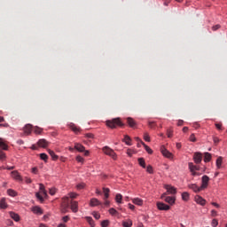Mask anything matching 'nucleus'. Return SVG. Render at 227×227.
Here are the masks:
<instances>
[{
	"mask_svg": "<svg viewBox=\"0 0 227 227\" xmlns=\"http://www.w3.org/2000/svg\"><path fill=\"white\" fill-rule=\"evenodd\" d=\"M32 131H33V125L27 124L24 127V132H25V134H27V136H29V134H31Z\"/></svg>",
	"mask_w": 227,
	"mask_h": 227,
	"instance_id": "6ab92c4d",
	"label": "nucleus"
},
{
	"mask_svg": "<svg viewBox=\"0 0 227 227\" xmlns=\"http://www.w3.org/2000/svg\"><path fill=\"white\" fill-rule=\"evenodd\" d=\"M133 154H134V151H132L131 149L127 150V155H129V157H132Z\"/></svg>",
	"mask_w": 227,
	"mask_h": 227,
	"instance_id": "6e6d98bb",
	"label": "nucleus"
},
{
	"mask_svg": "<svg viewBox=\"0 0 227 227\" xmlns=\"http://www.w3.org/2000/svg\"><path fill=\"white\" fill-rule=\"evenodd\" d=\"M76 160L77 162H81L82 164L84 163V158H82V156L81 155L76 156Z\"/></svg>",
	"mask_w": 227,
	"mask_h": 227,
	"instance_id": "a18cd8bd",
	"label": "nucleus"
},
{
	"mask_svg": "<svg viewBox=\"0 0 227 227\" xmlns=\"http://www.w3.org/2000/svg\"><path fill=\"white\" fill-rule=\"evenodd\" d=\"M208 182H210V177L208 176H203L201 180V189H207L208 187Z\"/></svg>",
	"mask_w": 227,
	"mask_h": 227,
	"instance_id": "20e7f679",
	"label": "nucleus"
},
{
	"mask_svg": "<svg viewBox=\"0 0 227 227\" xmlns=\"http://www.w3.org/2000/svg\"><path fill=\"white\" fill-rule=\"evenodd\" d=\"M100 205H102V202H100L98 199L93 198L90 200V207H98Z\"/></svg>",
	"mask_w": 227,
	"mask_h": 227,
	"instance_id": "4468645a",
	"label": "nucleus"
},
{
	"mask_svg": "<svg viewBox=\"0 0 227 227\" xmlns=\"http://www.w3.org/2000/svg\"><path fill=\"white\" fill-rule=\"evenodd\" d=\"M10 215H11L12 219L16 221V223H19V221H20V216L17 213L10 212Z\"/></svg>",
	"mask_w": 227,
	"mask_h": 227,
	"instance_id": "4be33fe9",
	"label": "nucleus"
},
{
	"mask_svg": "<svg viewBox=\"0 0 227 227\" xmlns=\"http://www.w3.org/2000/svg\"><path fill=\"white\" fill-rule=\"evenodd\" d=\"M211 160H212V155L210 154V153H205L204 161L210 162Z\"/></svg>",
	"mask_w": 227,
	"mask_h": 227,
	"instance_id": "7c9ffc66",
	"label": "nucleus"
},
{
	"mask_svg": "<svg viewBox=\"0 0 227 227\" xmlns=\"http://www.w3.org/2000/svg\"><path fill=\"white\" fill-rule=\"evenodd\" d=\"M217 224H219V222H217V219H213L212 220V226L213 227H217Z\"/></svg>",
	"mask_w": 227,
	"mask_h": 227,
	"instance_id": "864d4df0",
	"label": "nucleus"
},
{
	"mask_svg": "<svg viewBox=\"0 0 227 227\" xmlns=\"http://www.w3.org/2000/svg\"><path fill=\"white\" fill-rule=\"evenodd\" d=\"M50 194L51 196H54V194H56V188L50 189Z\"/></svg>",
	"mask_w": 227,
	"mask_h": 227,
	"instance_id": "13d9d810",
	"label": "nucleus"
},
{
	"mask_svg": "<svg viewBox=\"0 0 227 227\" xmlns=\"http://www.w3.org/2000/svg\"><path fill=\"white\" fill-rule=\"evenodd\" d=\"M0 208H8V204H6V199L4 198L0 200Z\"/></svg>",
	"mask_w": 227,
	"mask_h": 227,
	"instance_id": "a878e982",
	"label": "nucleus"
},
{
	"mask_svg": "<svg viewBox=\"0 0 227 227\" xmlns=\"http://www.w3.org/2000/svg\"><path fill=\"white\" fill-rule=\"evenodd\" d=\"M109 214H111V215H116V214H118V211L116 209H114V207H111L109 209Z\"/></svg>",
	"mask_w": 227,
	"mask_h": 227,
	"instance_id": "37998d69",
	"label": "nucleus"
},
{
	"mask_svg": "<svg viewBox=\"0 0 227 227\" xmlns=\"http://www.w3.org/2000/svg\"><path fill=\"white\" fill-rule=\"evenodd\" d=\"M62 214H67L68 212V207H61Z\"/></svg>",
	"mask_w": 227,
	"mask_h": 227,
	"instance_id": "69168bd1",
	"label": "nucleus"
},
{
	"mask_svg": "<svg viewBox=\"0 0 227 227\" xmlns=\"http://www.w3.org/2000/svg\"><path fill=\"white\" fill-rule=\"evenodd\" d=\"M127 123L128 125H129V127H131L132 129H134V127H136L137 123L136 121H134V119L129 117L127 118Z\"/></svg>",
	"mask_w": 227,
	"mask_h": 227,
	"instance_id": "5701e85b",
	"label": "nucleus"
},
{
	"mask_svg": "<svg viewBox=\"0 0 227 227\" xmlns=\"http://www.w3.org/2000/svg\"><path fill=\"white\" fill-rule=\"evenodd\" d=\"M0 148L1 150H8V142L2 137H0Z\"/></svg>",
	"mask_w": 227,
	"mask_h": 227,
	"instance_id": "ddd939ff",
	"label": "nucleus"
},
{
	"mask_svg": "<svg viewBox=\"0 0 227 227\" xmlns=\"http://www.w3.org/2000/svg\"><path fill=\"white\" fill-rule=\"evenodd\" d=\"M6 160V153L0 150V160Z\"/></svg>",
	"mask_w": 227,
	"mask_h": 227,
	"instance_id": "ea45409f",
	"label": "nucleus"
},
{
	"mask_svg": "<svg viewBox=\"0 0 227 227\" xmlns=\"http://www.w3.org/2000/svg\"><path fill=\"white\" fill-rule=\"evenodd\" d=\"M160 152L164 157H167V159H173V153H171L166 147L161 146Z\"/></svg>",
	"mask_w": 227,
	"mask_h": 227,
	"instance_id": "423d86ee",
	"label": "nucleus"
},
{
	"mask_svg": "<svg viewBox=\"0 0 227 227\" xmlns=\"http://www.w3.org/2000/svg\"><path fill=\"white\" fill-rule=\"evenodd\" d=\"M223 165V157H218L216 160V167L218 169H221V166Z\"/></svg>",
	"mask_w": 227,
	"mask_h": 227,
	"instance_id": "c9c22d12",
	"label": "nucleus"
},
{
	"mask_svg": "<svg viewBox=\"0 0 227 227\" xmlns=\"http://www.w3.org/2000/svg\"><path fill=\"white\" fill-rule=\"evenodd\" d=\"M48 153H50L52 160H58L59 157H58V155H56V153H54V151L49 149Z\"/></svg>",
	"mask_w": 227,
	"mask_h": 227,
	"instance_id": "bb28decb",
	"label": "nucleus"
},
{
	"mask_svg": "<svg viewBox=\"0 0 227 227\" xmlns=\"http://www.w3.org/2000/svg\"><path fill=\"white\" fill-rule=\"evenodd\" d=\"M37 145L41 148H47V146H49V142L46 141L45 139L42 138V139L38 140Z\"/></svg>",
	"mask_w": 227,
	"mask_h": 227,
	"instance_id": "f8f14e48",
	"label": "nucleus"
},
{
	"mask_svg": "<svg viewBox=\"0 0 227 227\" xmlns=\"http://www.w3.org/2000/svg\"><path fill=\"white\" fill-rule=\"evenodd\" d=\"M221 28V25H215L212 27L213 31H217V29Z\"/></svg>",
	"mask_w": 227,
	"mask_h": 227,
	"instance_id": "bf43d9fd",
	"label": "nucleus"
},
{
	"mask_svg": "<svg viewBox=\"0 0 227 227\" xmlns=\"http://www.w3.org/2000/svg\"><path fill=\"white\" fill-rule=\"evenodd\" d=\"M189 198H190L189 192H184L182 193V200L184 201H189Z\"/></svg>",
	"mask_w": 227,
	"mask_h": 227,
	"instance_id": "473e14b6",
	"label": "nucleus"
},
{
	"mask_svg": "<svg viewBox=\"0 0 227 227\" xmlns=\"http://www.w3.org/2000/svg\"><path fill=\"white\" fill-rule=\"evenodd\" d=\"M85 219L87 223H89L90 226L95 227V221H93V218L91 216H86Z\"/></svg>",
	"mask_w": 227,
	"mask_h": 227,
	"instance_id": "cd10ccee",
	"label": "nucleus"
},
{
	"mask_svg": "<svg viewBox=\"0 0 227 227\" xmlns=\"http://www.w3.org/2000/svg\"><path fill=\"white\" fill-rule=\"evenodd\" d=\"M193 160L195 164L201 163V160H203V154H201V153H195L193 154Z\"/></svg>",
	"mask_w": 227,
	"mask_h": 227,
	"instance_id": "39448f33",
	"label": "nucleus"
},
{
	"mask_svg": "<svg viewBox=\"0 0 227 227\" xmlns=\"http://www.w3.org/2000/svg\"><path fill=\"white\" fill-rule=\"evenodd\" d=\"M211 205H213V207H215V208H221V205H219L217 202H212Z\"/></svg>",
	"mask_w": 227,
	"mask_h": 227,
	"instance_id": "e2e57ef3",
	"label": "nucleus"
},
{
	"mask_svg": "<svg viewBox=\"0 0 227 227\" xmlns=\"http://www.w3.org/2000/svg\"><path fill=\"white\" fill-rule=\"evenodd\" d=\"M158 210H169L171 208L168 204H164V202H157Z\"/></svg>",
	"mask_w": 227,
	"mask_h": 227,
	"instance_id": "6e6552de",
	"label": "nucleus"
},
{
	"mask_svg": "<svg viewBox=\"0 0 227 227\" xmlns=\"http://www.w3.org/2000/svg\"><path fill=\"white\" fill-rule=\"evenodd\" d=\"M62 200H63V203H62L61 207L62 208H69L70 204L68 203V197H64Z\"/></svg>",
	"mask_w": 227,
	"mask_h": 227,
	"instance_id": "412c9836",
	"label": "nucleus"
},
{
	"mask_svg": "<svg viewBox=\"0 0 227 227\" xmlns=\"http://www.w3.org/2000/svg\"><path fill=\"white\" fill-rule=\"evenodd\" d=\"M32 212L34 214H36L37 215H42L43 214V210H42V207L35 206L32 207Z\"/></svg>",
	"mask_w": 227,
	"mask_h": 227,
	"instance_id": "dca6fc26",
	"label": "nucleus"
},
{
	"mask_svg": "<svg viewBox=\"0 0 227 227\" xmlns=\"http://www.w3.org/2000/svg\"><path fill=\"white\" fill-rule=\"evenodd\" d=\"M147 173H150V175H153V167L152 165H148L146 168Z\"/></svg>",
	"mask_w": 227,
	"mask_h": 227,
	"instance_id": "a19ab883",
	"label": "nucleus"
},
{
	"mask_svg": "<svg viewBox=\"0 0 227 227\" xmlns=\"http://www.w3.org/2000/svg\"><path fill=\"white\" fill-rule=\"evenodd\" d=\"M69 128L74 132L75 134H78V132H81V128L75 126L74 122L69 123Z\"/></svg>",
	"mask_w": 227,
	"mask_h": 227,
	"instance_id": "a211bd4d",
	"label": "nucleus"
},
{
	"mask_svg": "<svg viewBox=\"0 0 227 227\" xmlns=\"http://www.w3.org/2000/svg\"><path fill=\"white\" fill-rule=\"evenodd\" d=\"M39 185L40 192L43 194V196H47V191H45V186L43 184H40Z\"/></svg>",
	"mask_w": 227,
	"mask_h": 227,
	"instance_id": "72a5a7b5",
	"label": "nucleus"
},
{
	"mask_svg": "<svg viewBox=\"0 0 227 227\" xmlns=\"http://www.w3.org/2000/svg\"><path fill=\"white\" fill-rule=\"evenodd\" d=\"M103 192H104V200H107L109 198V192H111V191L109 190V188H103Z\"/></svg>",
	"mask_w": 227,
	"mask_h": 227,
	"instance_id": "c85d7f7f",
	"label": "nucleus"
},
{
	"mask_svg": "<svg viewBox=\"0 0 227 227\" xmlns=\"http://www.w3.org/2000/svg\"><path fill=\"white\" fill-rule=\"evenodd\" d=\"M132 203H134V205H137L138 207H142L143 200L139 198H135V199H132Z\"/></svg>",
	"mask_w": 227,
	"mask_h": 227,
	"instance_id": "b1692460",
	"label": "nucleus"
},
{
	"mask_svg": "<svg viewBox=\"0 0 227 227\" xmlns=\"http://www.w3.org/2000/svg\"><path fill=\"white\" fill-rule=\"evenodd\" d=\"M93 217H95L97 220L100 219V214L97 211L92 212Z\"/></svg>",
	"mask_w": 227,
	"mask_h": 227,
	"instance_id": "49530a36",
	"label": "nucleus"
},
{
	"mask_svg": "<svg viewBox=\"0 0 227 227\" xmlns=\"http://www.w3.org/2000/svg\"><path fill=\"white\" fill-rule=\"evenodd\" d=\"M43 131V129L42 128H39V127L34 128L35 134H41Z\"/></svg>",
	"mask_w": 227,
	"mask_h": 227,
	"instance_id": "58836bf2",
	"label": "nucleus"
},
{
	"mask_svg": "<svg viewBox=\"0 0 227 227\" xmlns=\"http://www.w3.org/2000/svg\"><path fill=\"white\" fill-rule=\"evenodd\" d=\"M189 189H192L194 192H200V191H203V188L199 187L196 184H192L188 185Z\"/></svg>",
	"mask_w": 227,
	"mask_h": 227,
	"instance_id": "9b49d317",
	"label": "nucleus"
},
{
	"mask_svg": "<svg viewBox=\"0 0 227 227\" xmlns=\"http://www.w3.org/2000/svg\"><path fill=\"white\" fill-rule=\"evenodd\" d=\"M190 141H192V143H196V136L194 134L190 136Z\"/></svg>",
	"mask_w": 227,
	"mask_h": 227,
	"instance_id": "603ef678",
	"label": "nucleus"
},
{
	"mask_svg": "<svg viewBox=\"0 0 227 227\" xmlns=\"http://www.w3.org/2000/svg\"><path fill=\"white\" fill-rule=\"evenodd\" d=\"M123 227H132V220H126L122 222Z\"/></svg>",
	"mask_w": 227,
	"mask_h": 227,
	"instance_id": "2f4dec72",
	"label": "nucleus"
},
{
	"mask_svg": "<svg viewBox=\"0 0 227 227\" xmlns=\"http://www.w3.org/2000/svg\"><path fill=\"white\" fill-rule=\"evenodd\" d=\"M106 125L107 127H110V129H116V127L123 126V123H121V120L120 118H115L106 121Z\"/></svg>",
	"mask_w": 227,
	"mask_h": 227,
	"instance_id": "f257e3e1",
	"label": "nucleus"
},
{
	"mask_svg": "<svg viewBox=\"0 0 227 227\" xmlns=\"http://www.w3.org/2000/svg\"><path fill=\"white\" fill-rule=\"evenodd\" d=\"M70 208L72 212L77 214V212H79V203L77 201H71Z\"/></svg>",
	"mask_w": 227,
	"mask_h": 227,
	"instance_id": "0eeeda50",
	"label": "nucleus"
},
{
	"mask_svg": "<svg viewBox=\"0 0 227 227\" xmlns=\"http://www.w3.org/2000/svg\"><path fill=\"white\" fill-rule=\"evenodd\" d=\"M7 194L11 196L12 198H15L17 196V192L13 189H8L7 190Z\"/></svg>",
	"mask_w": 227,
	"mask_h": 227,
	"instance_id": "c756f323",
	"label": "nucleus"
},
{
	"mask_svg": "<svg viewBox=\"0 0 227 227\" xmlns=\"http://www.w3.org/2000/svg\"><path fill=\"white\" fill-rule=\"evenodd\" d=\"M165 189L167 190L168 194H176V188H175L169 184L165 185Z\"/></svg>",
	"mask_w": 227,
	"mask_h": 227,
	"instance_id": "2eb2a0df",
	"label": "nucleus"
},
{
	"mask_svg": "<svg viewBox=\"0 0 227 227\" xmlns=\"http://www.w3.org/2000/svg\"><path fill=\"white\" fill-rule=\"evenodd\" d=\"M102 152H103L106 155H108L109 157H112V159H114V160H116V159H117L116 153H114V150L111 149V147H109V146H104V147L102 148Z\"/></svg>",
	"mask_w": 227,
	"mask_h": 227,
	"instance_id": "f03ea898",
	"label": "nucleus"
},
{
	"mask_svg": "<svg viewBox=\"0 0 227 227\" xmlns=\"http://www.w3.org/2000/svg\"><path fill=\"white\" fill-rule=\"evenodd\" d=\"M77 196H79V194H77L75 192L69 193V198H71L72 200H75V198H77Z\"/></svg>",
	"mask_w": 227,
	"mask_h": 227,
	"instance_id": "09e8293b",
	"label": "nucleus"
},
{
	"mask_svg": "<svg viewBox=\"0 0 227 227\" xmlns=\"http://www.w3.org/2000/svg\"><path fill=\"white\" fill-rule=\"evenodd\" d=\"M188 168H189L192 176H200V175H201L200 173L197 172V171H200V167L194 165V163L189 162Z\"/></svg>",
	"mask_w": 227,
	"mask_h": 227,
	"instance_id": "7ed1b4c3",
	"label": "nucleus"
},
{
	"mask_svg": "<svg viewBox=\"0 0 227 227\" xmlns=\"http://www.w3.org/2000/svg\"><path fill=\"white\" fill-rule=\"evenodd\" d=\"M84 187H86V184L84 183H81L76 185V189H78L79 191H81V189H84Z\"/></svg>",
	"mask_w": 227,
	"mask_h": 227,
	"instance_id": "79ce46f5",
	"label": "nucleus"
},
{
	"mask_svg": "<svg viewBox=\"0 0 227 227\" xmlns=\"http://www.w3.org/2000/svg\"><path fill=\"white\" fill-rule=\"evenodd\" d=\"M123 143H125L128 146H132V139L130 138V137H129L128 135L124 136L123 138Z\"/></svg>",
	"mask_w": 227,
	"mask_h": 227,
	"instance_id": "aec40b11",
	"label": "nucleus"
},
{
	"mask_svg": "<svg viewBox=\"0 0 227 227\" xmlns=\"http://www.w3.org/2000/svg\"><path fill=\"white\" fill-rule=\"evenodd\" d=\"M143 146L145 147V150L147 152V153H153V151L152 150V148H150V146L146 145V144H145V142H142Z\"/></svg>",
	"mask_w": 227,
	"mask_h": 227,
	"instance_id": "f704fd0d",
	"label": "nucleus"
},
{
	"mask_svg": "<svg viewBox=\"0 0 227 227\" xmlns=\"http://www.w3.org/2000/svg\"><path fill=\"white\" fill-rule=\"evenodd\" d=\"M128 207L130 210H134L136 208V206L132 205V204H128Z\"/></svg>",
	"mask_w": 227,
	"mask_h": 227,
	"instance_id": "338daca9",
	"label": "nucleus"
},
{
	"mask_svg": "<svg viewBox=\"0 0 227 227\" xmlns=\"http://www.w3.org/2000/svg\"><path fill=\"white\" fill-rule=\"evenodd\" d=\"M74 148V150H77V152H81V153L85 152V150H86V147H84V145H82L79 143H75Z\"/></svg>",
	"mask_w": 227,
	"mask_h": 227,
	"instance_id": "f3484780",
	"label": "nucleus"
},
{
	"mask_svg": "<svg viewBox=\"0 0 227 227\" xmlns=\"http://www.w3.org/2000/svg\"><path fill=\"white\" fill-rule=\"evenodd\" d=\"M167 135H168V137H173V130L172 129H168L167 130Z\"/></svg>",
	"mask_w": 227,
	"mask_h": 227,
	"instance_id": "5fc2aeb1",
	"label": "nucleus"
},
{
	"mask_svg": "<svg viewBox=\"0 0 227 227\" xmlns=\"http://www.w3.org/2000/svg\"><path fill=\"white\" fill-rule=\"evenodd\" d=\"M62 221H64L65 223H68V221H70V217L68 215H66L62 218Z\"/></svg>",
	"mask_w": 227,
	"mask_h": 227,
	"instance_id": "680f3d73",
	"label": "nucleus"
},
{
	"mask_svg": "<svg viewBox=\"0 0 227 227\" xmlns=\"http://www.w3.org/2000/svg\"><path fill=\"white\" fill-rule=\"evenodd\" d=\"M11 176L14 178V180H18L19 182H22V176H20V174L19 171L14 170L11 173Z\"/></svg>",
	"mask_w": 227,
	"mask_h": 227,
	"instance_id": "9d476101",
	"label": "nucleus"
},
{
	"mask_svg": "<svg viewBox=\"0 0 227 227\" xmlns=\"http://www.w3.org/2000/svg\"><path fill=\"white\" fill-rule=\"evenodd\" d=\"M195 201L196 203H198V205H201V207H205L207 200L205 199H203L201 196L197 195L195 197Z\"/></svg>",
	"mask_w": 227,
	"mask_h": 227,
	"instance_id": "1a4fd4ad",
	"label": "nucleus"
},
{
	"mask_svg": "<svg viewBox=\"0 0 227 227\" xmlns=\"http://www.w3.org/2000/svg\"><path fill=\"white\" fill-rule=\"evenodd\" d=\"M211 217H217V211L215 209L211 210Z\"/></svg>",
	"mask_w": 227,
	"mask_h": 227,
	"instance_id": "4d7b16f0",
	"label": "nucleus"
},
{
	"mask_svg": "<svg viewBox=\"0 0 227 227\" xmlns=\"http://www.w3.org/2000/svg\"><path fill=\"white\" fill-rule=\"evenodd\" d=\"M101 226L102 227L109 226V220H104L103 222H101Z\"/></svg>",
	"mask_w": 227,
	"mask_h": 227,
	"instance_id": "de8ad7c7",
	"label": "nucleus"
},
{
	"mask_svg": "<svg viewBox=\"0 0 227 227\" xmlns=\"http://www.w3.org/2000/svg\"><path fill=\"white\" fill-rule=\"evenodd\" d=\"M40 157H41L42 160H44L45 162H46L47 159H49V156H47V154L43 153L40 154Z\"/></svg>",
	"mask_w": 227,
	"mask_h": 227,
	"instance_id": "c03bdc74",
	"label": "nucleus"
},
{
	"mask_svg": "<svg viewBox=\"0 0 227 227\" xmlns=\"http://www.w3.org/2000/svg\"><path fill=\"white\" fill-rule=\"evenodd\" d=\"M144 139L145 141H147V143H150V135H148V133H145Z\"/></svg>",
	"mask_w": 227,
	"mask_h": 227,
	"instance_id": "8fccbe9b",
	"label": "nucleus"
},
{
	"mask_svg": "<svg viewBox=\"0 0 227 227\" xmlns=\"http://www.w3.org/2000/svg\"><path fill=\"white\" fill-rule=\"evenodd\" d=\"M104 205H105L106 207H109V205H111V202H110L109 200H107V199H106Z\"/></svg>",
	"mask_w": 227,
	"mask_h": 227,
	"instance_id": "774afa93",
	"label": "nucleus"
},
{
	"mask_svg": "<svg viewBox=\"0 0 227 227\" xmlns=\"http://www.w3.org/2000/svg\"><path fill=\"white\" fill-rule=\"evenodd\" d=\"M215 127L218 130H221V129L223 128V124L221 123H215Z\"/></svg>",
	"mask_w": 227,
	"mask_h": 227,
	"instance_id": "0e129e2a",
	"label": "nucleus"
},
{
	"mask_svg": "<svg viewBox=\"0 0 227 227\" xmlns=\"http://www.w3.org/2000/svg\"><path fill=\"white\" fill-rule=\"evenodd\" d=\"M165 201L168 203V205H175L176 199L175 197H166Z\"/></svg>",
	"mask_w": 227,
	"mask_h": 227,
	"instance_id": "393cba45",
	"label": "nucleus"
},
{
	"mask_svg": "<svg viewBox=\"0 0 227 227\" xmlns=\"http://www.w3.org/2000/svg\"><path fill=\"white\" fill-rule=\"evenodd\" d=\"M121 200H123V196L121 194L118 193L115 196V201L116 203H121Z\"/></svg>",
	"mask_w": 227,
	"mask_h": 227,
	"instance_id": "4c0bfd02",
	"label": "nucleus"
},
{
	"mask_svg": "<svg viewBox=\"0 0 227 227\" xmlns=\"http://www.w3.org/2000/svg\"><path fill=\"white\" fill-rule=\"evenodd\" d=\"M138 163H139V166H141L142 168H146V163L145 162L144 158H138Z\"/></svg>",
	"mask_w": 227,
	"mask_h": 227,
	"instance_id": "e433bc0d",
	"label": "nucleus"
},
{
	"mask_svg": "<svg viewBox=\"0 0 227 227\" xmlns=\"http://www.w3.org/2000/svg\"><path fill=\"white\" fill-rule=\"evenodd\" d=\"M85 137H87L88 139H93L94 136H93V134H91V133H87V134L85 135Z\"/></svg>",
	"mask_w": 227,
	"mask_h": 227,
	"instance_id": "052dcab7",
	"label": "nucleus"
},
{
	"mask_svg": "<svg viewBox=\"0 0 227 227\" xmlns=\"http://www.w3.org/2000/svg\"><path fill=\"white\" fill-rule=\"evenodd\" d=\"M35 197L37 198V200H41V202L43 201V197L40 195V192H36Z\"/></svg>",
	"mask_w": 227,
	"mask_h": 227,
	"instance_id": "3c124183",
	"label": "nucleus"
}]
</instances>
